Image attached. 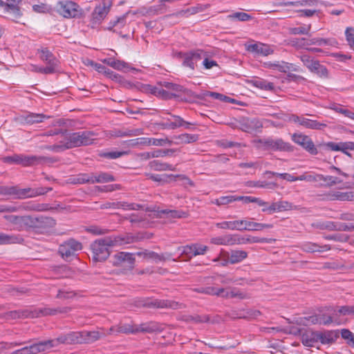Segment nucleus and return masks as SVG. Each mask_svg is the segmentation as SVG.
<instances>
[{
    "mask_svg": "<svg viewBox=\"0 0 354 354\" xmlns=\"http://www.w3.org/2000/svg\"><path fill=\"white\" fill-rule=\"evenodd\" d=\"M136 239V236L131 234L109 236L97 239L90 245L93 261H104L110 255V247L131 243H133Z\"/></svg>",
    "mask_w": 354,
    "mask_h": 354,
    "instance_id": "f257e3e1",
    "label": "nucleus"
},
{
    "mask_svg": "<svg viewBox=\"0 0 354 354\" xmlns=\"http://www.w3.org/2000/svg\"><path fill=\"white\" fill-rule=\"evenodd\" d=\"M96 133L91 131H83L77 132L65 131L63 142L67 149L82 146H87L93 143L96 139Z\"/></svg>",
    "mask_w": 354,
    "mask_h": 354,
    "instance_id": "f03ea898",
    "label": "nucleus"
},
{
    "mask_svg": "<svg viewBox=\"0 0 354 354\" xmlns=\"http://www.w3.org/2000/svg\"><path fill=\"white\" fill-rule=\"evenodd\" d=\"M216 226L223 230L239 231H261L264 229L273 227L272 224L256 223L243 219L217 223H216Z\"/></svg>",
    "mask_w": 354,
    "mask_h": 354,
    "instance_id": "7ed1b4c3",
    "label": "nucleus"
},
{
    "mask_svg": "<svg viewBox=\"0 0 354 354\" xmlns=\"http://www.w3.org/2000/svg\"><path fill=\"white\" fill-rule=\"evenodd\" d=\"M52 187H39L36 188L26 187L20 188L17 185L12 186L11 196L15 199L24 200L35 198L46 194L48 192L52 191Z\"/></svg>",
    "mask_w": 354,
    "mask_h": 354,
    "instance_id": "20e7f679",
    "label": "nucleus"
},
{
    "mask_svg": "<svg viewBox=\"0 0 354 354\" xmlns=\"http://www.w3.org/2000/svg\"><path fill=\"white\" fill-rule=\"evenodd\" d=\"M258 142L266 150L279 151H292L293 147L281 138H268L260 139Z\"/></svg>",
    "mask_w": 354,
    "mask_h": 354,
    "instance_id": "39448f33",
    "label": "nucleus"
},
{
    "mask_svg": "<svg viewBox=\"0 0 354 354\" xmlns=\"http://www.w3.org/2000/svg\"><path fill=\"white\" fill-rule=\"evenodd\" d=\"M57 12L65 18H75L81 15L79 5L71 1H64L58 3Z\"/></svg>",
    "mask_w": 354,
    "mask_h": 354,
    "instance_id": "423d86ee",
    "label": "nucleus"
},
{
    "mask_svg": "<svg viewBox=\"0 0 354 354\" xmlns=\"http://www.w3.org/2000/svg\"><path fill=\"white\" fill-rule=\"evenodd\" d=\"M82 248V243L75 239H71L59 247L58 252L64 259H68L76 255L77 251Z\"/></svg>",
    "mask_w": 354,
    "mask_h": 354,
    "instance_id": "0eeeda50",
    "label": "nucleus"
},
{
    "mask_svg": "<svg viewBox=\"0 0 354 354\" xmlns=\"http://www.w3.org/2000/svg\"><path fill=\"white\" fill-rule=\"evenodd\" d=\"M178 303L171 300H160V299H143L138 301L136 304L137 306H142L147 308H173L176 309L178 308Z\"/></svg>",
    "mask_w": 354,
    "mask_h": 354,
    "instance_id": "6e6552de",
    "label": "nucleus"
},
{
    "mask_svg": "<svg viewBox=\"0 0 354 354\" xmlns=\"http://www.w3.org/2000/svg\"><path fill=\"white\" fill-rule=\"evenodd\" d=\"M289 120L292 122L310 129L322 130L327 126L326 124L320 122L316 120L306 118L304 116H299L295 114L291 115Z\"/></svg>",
    "mask_w": 354,
    "mask_h": 354,
    "instance_id": "1a4fd4ad",
    "label": "nucleus"
},
{
    "mask_svg": "<svg viewBox=\"0 0 354 354\" xmlns=\"http://www.w3.org/2000/svg\"><path fill=\"white\" fill-rule=\"evenodd\" d=\"M55 224V221L51 217L44 216L33 217L30 216L28 230L32 228L40 230H48L53 227Z\"/></svg>",
    "mask_w": 354,
    "mask_h": 354,
    "instance_id": "9d476101",
    "label": "nucleus"
},
{
    "mask_svg": "<svg viewBox=\"0 0 354 354\" xmlns=\"http://www.w3.org/2000/svg\"><path fill=\"white\" fill-rule=\"evenodd\" d=\"M292 140L310 154L317 155L318 153L317 149L309 136L302 133H294L292 136Z\"/></svg>",
    "mask_w": 354,
    "mask_h": 354,
    "instance_id": "9b49d317",
    "label": "nucleus"
},
{
    "mask_svg": "<svg viewBox=\"0 0 354 354\" xmlns=\"http://www.w3.org/2000/svg\"><path fill=\"white\" fill-rule=\"evenodd\" d=\"M136 254L119 252L115 254L113 257V264L115 266H120L124 265L129 270H132L134 268L136 259Z\"/></svg>",
    "mask_w": 354,
    "mask_h": 354,
    "instance_id": "f8f14e48",
    "label": "nucleus"
},
{
    "mask_svg": "<svg viewBox=\"0 0 354 354\" xmlns=\"http://www.w3.org/2000/svg\"><path fill=\"white\" fill-rule=\"evenodd\" d=\"M205 57H206V52L203 50L197 49L195 50H191L183 55V66H187L192 70H194L196 66L197 62Z\"/></svg>",
    "mask_w": 354,
    "mask_h": 354,
    "instance_id": "ddd939ff",
    "label": "nucleus"
},
{
    "mask_svg": "<svg viewBox=\"0 0 354 354\" xmlns=\"http://www.w3.org/2000/svg\"><path fill=\"white\" fill-rule=\"evenodd\" d=\"M37 53L39 54L40 59L46 64V67L55 73L59 66V61L53 53L48 48L41 47L37 49Z\"/></svg>",
    "mask_w": 354,
    "mask_h": 354,
    "instance_id": "4468645a",
    "label": "nucleus"
},
{
    "mask_svg": "<svg viewBox=\"0 0 354 354\" xmlns=\"http://www.w3.org/2000/svg\"><path fill=\"white\" fill-rule=\"evenodd\" d=\"M3 218L14 225L15 230L21 232L28 230L30 216L6 214Z\"/></svg>",
    "mask_w": 354,
    "mask_h": 354,
    "instance_id": "2eb2a0df",
    "label": "nucleus"
},
{
    "mask_svg": "<svg viewBox=\"0 0 354 354\" xmlns=\"http://www.w3.org/2000/svg\"><path fill=\"white\" fill-rule=\"evenodd\" d=\"M46 118H48V117L44 114L28 113L16 116L14 120L21 125H32L35 123L42 122Z\"/></svg>",
    "mask_w": 354,
    "mask_h": 354,
    "instance_id": "dca6fc26",
    "label": "nucleus"
},
{
    "mask_svg": "<svg viewBox=\"0 0 354 354\" xmlns=\"http://www.w3.org/2000/svg\"><path fill=\"white\" fill-rule=\"evenodd\" d=\"M110 10V5L105 1L97 4L91 14V24L93 26L100 24L106 17Z\"/></svg>",
    "mask_w": 354,
    "mask_h": 354,
    "instance_id": "f3484780",
    "label": "nucleus"
},
{
    "mask_svg": "<svg viewBox=\"0 0 354 354\" xmlns=\"http://www.w3.org/2000/svg\"><path fill=\"white\" fill-rule=\"evenodd\" d=\"M164 88H165L167 91H170L172 94H174V97L179 96L180 93H184L189 97H197L192 91L183 88L182 86L176 84H174L169 82H164L161 84ZM198 98H200L198 96Z\"/></svg>",
    "mask_w": 354,
    "mask_h": 354,
    "instance_id": "a211bd4d",
    "label": "nucleus"
},
{
    "mask_svg": "<svg viewBox=\"0 0 354 354\" xmlns=\"http://www.w3.org/2000/svg\"><path fill=\"white\" fill-rule=\"evenodd\" d=\"M241 240L242 239H241ZM210 243L218 245H239L240 239H239L238 234H226L212 238Z\"/></svg>",
    "mask_w": 354,
    "mask_h": 354,
    "instance_id": "6ab92c4d",
    "label": "nucleus"
},
{
    "mask_svg": "<svg viewBox=\"0 0 354 354\" xmlns=\"http://www.w3.org/2000/svg\"><path fill=\"white\" fill-rule=\"evenodd\" d=\"M71 310V307H62V308H41L32 313L31 317L56 315L59 313H67Z\"/></svg>",
    "mask_w": 354,
    "mask_h": 354,
    "instance_id": "aec40b11",
    "label": "nucleus"
},
{
    "mask_svg": "<svg viewBox=\"0 0 354 354\" xmlns=\"http://www.w3.org/2000/svg\"><path fill=\"white\" fill-rule=\"evenodd\" d=\"M246 50L257 55L267 56L273 53L270 46L262 43H257L246 46Z\"/></svg>",
    "mask_w": 354,
    "mask_h": 354,
    "instance_id": "412c9836",
    "label": "nucleus"
},
{
    "mask_svg": "<svg viewBox=\"0 0 354 354\" xmlns=\"http://www.w3.org/2000/svg\"><path fill=\"white\" fill-rule=\"evenodd\" d=\"M262 127V122L257 118H246L241 122V129L248 133H252Z\"/></svg>",
    "mask_w": 354,
    "mask_h": 354,
    "instance_id": "4be33fe9",
    "label": "nucleus"
},
{
    "mask_svg": "<svg viewBox=\"0 0 354 354\" xmlns=\"http://www.w3.org/2000/svg\"><path fill=\"white\" fill-rule=\"evenodd\" d=\"M45 349L51 348L57 346L60 344H71V339L69 338V334H62L57 338L53 339H49L43 341Z\"/></svg>",
    "mask_w": 354,
    "mask_h": 354,
    "instance_id": "5701e85b",
    "label": "nucleus"
},
{
    "mask_svg": "<svg viewBox=\"0 0 354 354\" xmlns=\"http://www.w3.org/2000/svg\"><path fill=\"white\" fill-rule=\"evenodd\" d=\"M148 166L151 170L156 171H176L175 166L159 160L150 161Z\"/></svg>",
    "mask_w": 354,
    "mask_h": 354,
    "instance_id": "b1692460",
    "label": "nucleus"
},
{
    "mask_svg": "<svg viewBox=\"0 0 354 354\" xmlns=\"http://www.w3.org/2000/svg\"><path fill=\"white\" fill-rule=\"evenodd\" d=\"M301 248L303 251L306 252H322L324 251H328L331 249L329 245H320L315 243L312 242H305L304 243Z\"/></svg>",
    "mask_w": 354,
    "mask_h": 354,
    "instance_id": "393cba45",
    "label": "nucleus"
},
{
    "mask_svg": "<svg viewBox=\"0 0 354 354\" xmlns=\"http://www.w3.org/2000/svg\"><path fill=\"white\" fill-rule=\"evenodd\" d=\"M24 241L19 234H6L0 232V245H10L21 243Z\"/></svg>",
    "mask_w": 354,
    "mask_h": 354,
    "instance_id": "a878e982",
    "label": "nucleus"
},
{
    "mask_svg": "<svg viewBox=\"0 0 354 354\" xmlns=\"http://www.w3.org/2000/svg\"><path fill=\"white\" fill-rule=\"evenodd\" d=\"M82 344H91L105 336V333L99 331H82Z\"/></svg>",
    "mask_w": 354,
    "mask_h": 354,
    "instance_id": "bb28decb",
    "label": "nucleus"
},
{
    "mask_svg": "<svg viewBox=\"0 0 354 354\" xmlns=\"http://www.w3.org/2000/svg\"><path fill=\"white\" fill-rule=\"evenodd\" d=\"M225 256L230 259V263L235 264L246 259L248 253L243 250H234L230 252H225Z\"/></svg>",
    "mask_w": 354,
    "mask_h": 354,
    "instance_id": "cd10ccee",
    "label": "nucleus"
},
{
    "mask_svg": "<svg viewBox=\"0 0 354 354\" xmlns=\"http://www.w3.org/2000/svg\"><path fill=\"white\" fill-rule=\"evenodd\" d=\"M102 62L110 66L114 69L118 71H126L129 68L128 64L121 61L115 59L114 58H106L102 60Z\"/></svg>",
    "mask_w": 354,
    "mask_h": 354,
    "instance_id": "c85d7f7f",
    "label": "nucleus"
},
{
    "mask_svg": "<svg viewBox=\"0 0 354 354\" xmlns=\"http://www.w3.org/2000/svg\"><path fill=\"white\" fill-rule=\"evenodd\" d=\"M319 341V332H307L302 335V343L306 346H313Z\"/></svg>",
    "mask_w": 354,
    "mask_h": 354,
    "instance_id": "c756f323",
    "label": "nucleus"
},
{
    "mask_svg": "<svg viewBox=\"0 0 354 354\" xmlns=\"http://www.w3.org/2000/svg\"><path fill=\"white\" fill-rule=\"evenodd\" d=\"M19 165L24 167L32 166L37 164L40 160H42V157L36 156H27V155H19Z\"/></svg>",
    "mask_w": 354,
    "mask_h": 354,
    "instance_id": "7c9ffc66",
    "label": "nucleus"
},
{
    "mask_svg": "<svg viewBox=\"0 0 354 354\" xmlns=\"http://www.w3.org/2000/svg\"><path fill=\"white\" fill-rule=\"evenodd\" d=\"M320 176L322 177L320 178V181H323L322 183L319 184L320 187H332L343 182L342 179L337 176H324L322 174H320Z\"/></svg>",
    "mask_w": 354,
    "mask_h": 354,
    "instance_id": "2f4dec72",
    "label": "nucleus"
},
{
    "mask_svg": "<svg viewBox=\"0 0 354 354\" xmlns=\"http://www.w3.org/2000/svg\"><path fill=\"white\" fill-rule=\"evenodd\" d=\"M94 183H104L114 181L115 177L107 172L93 173Z\"/></svg>",
    "mask_w": 354,
    "mask_h": 354,
    "instance_id": "473e14b6",
    "label": "nucleus"
},
{
    "mask_svg": "<svg viewBox=\"0 0 354 354\" xmlns=\"http://www.w3.org/2000/svg\"><path fill=\"white\" fill-rule=\"evenodd\" d=\"M91 65L94 66L95 69L97 72H99L100 73H103L113 80H117L119 77L118 74L114 73L109 68H106V66H104L100 64L95 63L93 61H91Z\"/></svg>",
    "mask_w": 354,
    "mask_h": 354,
    "instance_id": "72a5a7b5",
    "label": "nucleus"
},
{
    "mask_svg": "<svg viewBox=\"0 0 354 354\" xmlns=\"http://www.w3.org/2000/svg\"><path fill=\"white\" fill-rule=\"evenodd\" d=\"M136 254L139 257H143V258L146 259H152L156 263L165 260L163 255H160L153 251L145 250V252H138L136 253Z\"/></svg>",
    "mask_w": 354,
    "mask_h": 354,
    "instance_id": "f704fd0d",
    "label": "nucleus"
},
{
    "mask_svg": "<svg viewBox=\"0 0 354 354\" xmlns=\"http://www.w3.org/2000/svg\"><path fill=\"white\" fill-rule=\"evenodd\" d=\"M337 44V41L335 39H324V38H312V39H306V45H317V46H325V45H335Z\"/></svg>",
    "mask_w": 354,
    "mask_h": 354,
    "instance_id": "c9c22d12",
    "label": "nucleus"
},
{
    "mask_svg": "<svg viewBox=\"0 0 354 354\" xmlns=\"http://www.w3.org/2000/svg\"><path fill=\"white\" fill-rule=\"evenodd\" d=\"M310 71L316 73L320 77L327 78L328 77V71L324 65L320 64L319 61H316L312 66Z\"/></svg>",
    "mask_w": 354,
    "mask_h": 354,
    "instance_id": "e433bc0d",
    "label": "nucleus"
},
{
    "mask_svg": "<svg viewBox=\"0 0 354 354\" xmlns=\"http://www.w3.org/2000/svg\"><path fill=\"white\" fill-rule=\"evenodd\" d=\"M159 330L157 324L154 322L141 324L140 325H136V331L137 333H153Z\"/></svg>",
    "mask_w": 354,
    "mask_h": 354,
    "instance_id": "4c0bfd02",
    "label": "nucleus"
},
{
    "mask_svg": "<svg viewBox=\"0 0 354 354\" xmlns=\"http://www.w3.org/2000/svg\"><path fill=\"white\" fill-rule=\"evenodd\" d=\"M72 183L75 184H94L93 173L80 174L73 178Z\"/></svg>",
    "mask_w": 354,
    "mask_h": 354,
    "instance_id": "58836bf2",
    "label": "nucleus"
},
{
    "mask_svg": "<svg viewBox=\"0 0 354 354\" xmlns=\"http://www.w3.org/2000/svg\"><path fill=\"white\" fill-rule=\"evenodd\" d=\"M177 144H189L198 140V136L196 134L183 133L176 137Z\"/></svg>",
    "mask_w": 354,
    "mask_h": 354,
    "instance_id": "ea45409f",
    "label": "nucleus"
},
{
    "mask_svg": "<svg viewBox=\"0 0 354 354\" xmlns=\"http://www.w3.org/2000/svg\"><path fill=\"white\" fill-rule=\"evenodd\" d=\"M151 93L158 97H162V99L169 100L174 98V94L170 93V91H167V90L162 86V87L153 88L151 89Z\"/></svg>",
    "mask_w": 354,
    "mask_h": 354,
    "instance_id": "a19ab883",
    "label": "nucleus"
},
{
    "mask_svg": "<svg viewBox=\"0 0 354 354\" xmlns=\"http://www.w3.org/2000/svg\"><path fill=\"white\" fill-rule=\"evenodd\" d=\"M253 85L262 90L272 91L274 88V84L263 79L253 81Z\"/></svg>",
    "mask_w": 354,
    "mask_h": 354,
    "instance_id": "79ce46f5",
    "label": "nucleus"
},
{
    "mask_svg": "<svg viewBox=\"0 0 354 354\" xmlns=\"http://www.w3.org/2000/svg\"><path fill=\"white\" fill-rule=\"evenodd\" d=\"M31 317V315L27 310H12L5 314L6 319H15L21 317Z\"/></svg>",
    "mask_w": 354,
    "mask_h": 354,
    "instance_id": "37998d69",
    "label": "nucleus"
},
{
    "mask_svg": "<svg viewBox=\"0 0 354 354\" xmlns=\"http://www.w3.org/2000/svg\"><path fill=\"white\" fill-rule=\"evenodd\" d=\"M270 67L274 69H277L280 72L287 73L292 70L293 65L285 62H277L270 64Z\"/></svg>",
    "mask_w": 354,
    "mask_h": 354,
    "instance_id": "c03bdc74",
    "label": "nucleus"
},
{
    "mask_svg": "<svg viewBox=\"0 0 354 354\" xmlns=\"http://www.w3.org/2000/svg\"><path fill=\"white\" fill-rule=\"evenodd\" d=\"M76 293L70 288H60L57 291L56 298L60 299H69L75 297Z\"/></svg>",
    "mask_w": 354,
    "mask_h": 354,
    "instance_id": "a18cd8bd",
    "label": "nucleus"
},
{
    "mask_svg": "<svg viewBox=\"0 0 354 354\" xmlns=\"http://www.w3.org/2000/svg\"><path fill=\"white\" fill-rule=\"evenodd\" d=\"M310 29V24L300 27H290L288 28V32L291 35H308Z\"/></svg>",
    "mask_w": 354,
    "mask_h": 354,
    "instance_id": "49530a36",
    "label": "nucleus"
},
{
    "mask_svg": "<svg viewBox=\"0 0 354 354\" xmlns=\"http://www.w3.org/2000/svg\"><path fill=\"white\" fill-rule=\"evenodd\" d=\"M336 335L333 331H327L325 333H319V341L322 344H330L335 341Z\"/></svg>",
    "mask_w": 354,
    "mask_h": 354,
    "instance_id": "de8ad7c7",
    "label": "nucleus"
},
{
    "mask_svg": "<svg viewBox=\"0 0 354 354\" xmlns=\"http://www.w3.org/2000/svg\"><path fill=\"white\" fill-rule=\"evenodd\" d=\"M235 198H236L235 195L221 196L220 198H216L214 201H212V203L218 206L225 205H227L232 202L236 201Z\"/></svg>",
    "mask_w": 354,
    "mask_h": 354,
    "instance_id": "09e8293b",
    "label": "nucleus"
},
{
    "mask_svg": "<svg viewBox=\"0 0 354 354\" xmlns=\"http://www.w3.org/2000/svg\"><path fill=\"white\" fill-rule=\"evenodd\" d=\"M239 239L240 240V244H245V243H268L269 241L266 238H259L257 236H248L247 238L241 236L239 235Z\"/></svg>",
    "mask_w": 354,
    "mask_h": 354,
    "instance_id": "8fccbe9b",
    "label": "nucleus"
},
{
    "mask_svg": "<svg viewBox=\"0 0 354 354\" xmlns=\"http://www.w3.org/2000/svg\"><path fill=\"white\" fill-rule=\"evenodd\" d=\"M203 97H212V98H214L216 100H218L223 101V102H230V101L233 100L230 97H229L226 95H224L218 93L211 92V91L204 92L203 93Z\"/></svg>",
    "mask_w": 354,
    "mask_h": 354,
    "instance_id": "3c124183",
    "label": "nucleus"
},
{
    "mask_svg": "<svg viewBox=\"0 0 354 354\" xmlns=\"http://www.w3.org/2000/svg\"><path fill=\"white\" fill-rule=\"evenodd\" d=\"M332 227L328 225V227H330L332 230H339V231H346V232H353L354 231V225L350 223H331Z\"/></svg>",
    "mask_w": 354,
    "mask_h": 354,
    "instance_id": "603ef678",
    "label": "nucleus"
},
{
    "mask_svg": "<svg viewBox=\"0 0 354 354\" xmlns=\"http://www.w3.org/2000/svg\"><path fill=\"white\" fill-rule=\"evenodd\" d=\"M250 186L255 187L269 188L274 189L277 187L276 183H267L266 181H251L250 183Z\"/></svg>",
    "mask_w": 354,
    "mask_h": 354,
    "instance_id": "864d4df0",
    "label": "nucleus"
},
{
    "mask_svg": "<svg viewBox=\"0 0 354 354\" xmlns=\"http://www.w3.org/2000/svg\"><path fill=\"white\" fill-rule=\"evenodd\" d=\"M232 19H236L240 21H247L251 19V16L245 12H234L232 15H228L227 17Z\"/></svg>",
    "mask_w": 354,
    "mask_h": 354,
    "instance_id": "5fc2aeb1",
    "label": "nucleus"
},
{
    "mask_svg": "<svg viewBox=\"0 0 354 354\" xmlns=\"http://www.w3.org/2000/svg\"><path fill=\"white\" fill-rule=\"evenodd\" d=\"M342 337L347 340V344L354 348V334L348 329H342L341 331Z\"/></svg>",
    "mask_w": 354,
    "mask_h": 354,
    "instance_id": "6e6d98bb",
    "label": "nucleus"
},
{
    "mask_svg": "<svg viewBox=\"0 0 354 354\" xmlns=\"http://www.w3.org/2000/svg\"><path fill=\"white\" fill-rule=\"evenodd\" d=\"M114 205H115L118 208H122L124 209H139L142 206L136 203H128L127 202H118L116 204L113 203Z\"/></svg>",
    "mask_w": 354,
    "mask_h": 354,
    "instance_id": "4d7b16f0",
    "label": "nucleus"
},
{
    "mask_svg": "<svg viewBox=\"0 0 354 354\" xmlns=\"http://www.w3.org/2000/svg\"><path fill=\"white\" fill-rule=\"evenodd\" d=\"M44 149L55 152H60L67 149L65 147V143L63 142V138L59 141V144L53 145H46L44 147Z\"/></svg>",
    "mask_w": 354,
    "mask_h": 354,
    "instance_id": "13d9d810",
    "label": "nucleus"
},
{
    "mask_svg": "<svg viewBox=\"0 0 354 354\" xmlns=\"http://www.w3.org/2000/svg\"><path fill=\"white\" fill-rule=\"evenodd\" d=\"M345 35L348 45L354 50V28L352 27L346 28Z\"/></svg>",
    "mask_w": 354,
    "mask_h": 354,
    "instance_id": "bf43d9fd",
    "label": "nucleus"
},
{
    "mask_svg": "<svg viewBox=\"0 0 354 354\" xmlns=\"http://www.w3.org/2000/svg\"><path fill=\"white\" fill-rule=\"evenodd\" d=\"M171 118L173 119L170 127L171 129H176L177 128L181 127L183 124H186L185 120H184L180 116L176 115L171 114Z\"/></svg>",
    "mask_w": 354,
    "mask_h": 354,
    "instance_id": "052dcab7",
    "label": "nucleus"
},
{
    "mask_svg": "<svg viewBox=\"0 0 354 354\" xmlns=\"http://www.w3.org/2000/svg\"><path fill=\"white\" fill-rule=\"evenodd\" d=\"M174 152V150L172 149H156L151 151V156L153 158L158 157H165L167 156H170Z\"/></svg>",
    "mask_w": 354,
    "mask_h": 354,
    "instance_id": "680f3d73",
    "label": "nucleus"
},
{
    "mask_svg": "<svg viewBox=\"0 0 354 354\" xmlns=\"http://www.w3.org/2000/svg\"><path fill=\"white\" fill-rule=\"evenodd\" d=\"M127 154V151H109L100 153V156L109 159H116Z\"/></svg>",
    "mask_w": 354,
    "mask_h": 354,
    "instance_id": "e2e57ef3",
    "label": "nucleus"
},
{
    "mask_svg": "<svg viewBox=\"0 0 354 354\" xmlns=\"http://www.w3.org/2000/svg\"><path fill=\"white\" fill-rule=\"evenodd\" d=\"M348 150H354V142H341L340 151L346 154L349 157H352V155L348 151Z\"/></svg>",
    "mask_w": 354,
    "mask_h": 354,
    "instance_id": "0e129e2a",
    "label": "nucleus"
},
{
    "mask_svg": "<svg viewBox=\"0 0 354 354\" xmlns=\"http://www.w3.org/2000/svg\"><path fill=\"white\" fill-rule=\"evenodd\" d=\"M127 15L125 14L122 17L118 18L116 20L111 21V26L109 28V30H112L115 27L122 28L126 24Z\"/></svg>",
    "mask_w": 354,
    "mask_h": 354,
    "instance_id": "69168bd1",
    "label": "nucleus"
},
{
    "mask_svg": "<svg viewBox=\"0 0 354 354\" xmlns=\"http://www.w3.org/2000/svg\"><path fill=\"white\" fill-rule=\"evenodd\" d=\"M86 231L94 235H102L108 232V230L102 228L97 225H91L86 228Z\"/></svg>",
    "mask_w": 354,
    "mask_h": 354,
    "instance_id": "338daca9",
    "label": "nucleus"
},
{
    "mask_svg": "<svg viewBox=\"0 0 354 354\" xmlns=\"http://www.w3.org/2000/svg\"><path fill=\"white\" fill-rule=\"evenodd\" d=\"M194 244L191 245H186L183 247L182 248H179V250H181V254L185 255L187 258L190 259L192 257H195L194 250Z\"/></svg>",
    "mask_w": 354,
    "mask_h": 354,
    "instance_id": "774afa93",
    "label": "nucleus"
}]
</instances>
